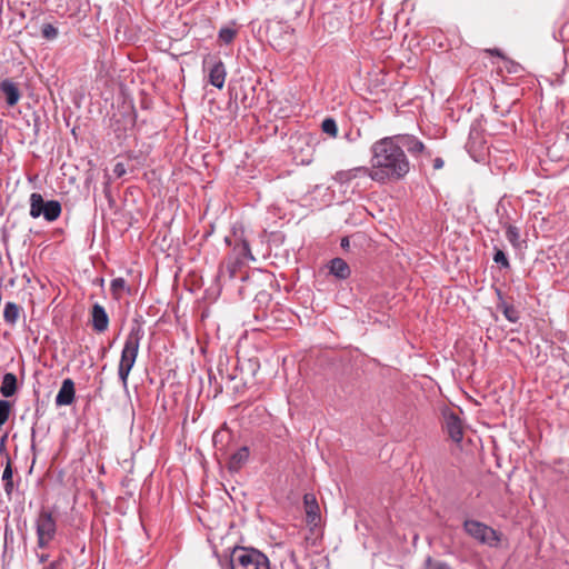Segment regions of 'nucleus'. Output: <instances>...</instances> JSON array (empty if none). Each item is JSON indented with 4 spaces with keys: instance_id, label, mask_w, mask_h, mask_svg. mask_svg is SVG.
<instances>
[{
    "instance_id": "f257e3e1",
    "label": "nucleus",
    "mask_w": 569,
    "mask_h": 569,
    "mask_svg": "<svg viewBox=\"0 0 569 569\" xmlns=\"http://www.w3.org/2000/svg\"><path fill=\"white\" fill-rule=\"evenodd\" d=\"M369 177L377 182L399 181L410 171V161L392 136L372 143Z\"/></svg>"
},
{
    "instance_id": "f03ea898",
    "label": "nucleus",
    "mask_w": 569,
    "mask_h": 569,
    "mask_svg": "<svg viewBox=\"0 0 569 569\" xmlns=\"http://www.w3.org/2000/svg\"><path fill=\"white\" fill-rule=\"evenodd\" d=\"M143 336H144V331H143L141 325L137 323L131 327V329L126 338V341H124V345H123V348L121 351L119 367H118V376H119V379L122 381L123 386H127V383H128V377H129L131 369L133 368V366L136 363L138 352H139L140 341L142 340Z\"/></svg>"
},
{
    "instance_id": "7ed1b4c3",
    "label": "nucleus",
    "mask_w": 569,
    "mask_h": 569,
    "mask_svg": "<svg viewBox=\"0 0 569 569\" xmlns=\"http://www.w3.org/2000/svg\"><path fill=\"white\" fill-rule=\"evenodd\" d=\"M231 569H270L268 557L253 548L236 547L230 555Z\"/></svg>"
},
{
    "instance_id": "20e7f679",
    "label": "nucleus",
    "mask_w": 569,
    "mask_h": 569,
    "mask_svg": "<svg viewBox=\"0 0 569 569\" xmlns=\"http://www.w3.org/2000/svg\"><path fill=\"white\" fill-rule=\"evenodd\" d=\"M62 208L59 201H44L40 193L30 196V216L36 219L42 216L47 221H56L61 214Z\"/></svg>"
},
{
    "instance_id": "39448f33",
    "label": "nucleus",
    "mask_w": 569,
    "mask_h": 569,
    "mask_svg": "<svg viewBox=\"0 0 569 569\" xmlns=\"http://www.w3.org/2000/svg\"><path fill=\"white\" fill-rule=\"evenodd\" d=\"M463 529L471 538L488 547H498L501 540L499 532L478 520H466Z\"/></svg>"
},
{
    "instance_id": "423d86ee",
    "label": "nucleus",
    "mask_w": 569,
    "mask_h": 569,
    "mask_svg": "<svg viewBox=\"0 0 569 569\" xmlns=\"http://www.w3.org/2000/svg\"><path fill=\"white\" fill-rule=\"evenodd\" d=\"M36 531L38 547L46 548L54 539L57 533V522L52 512L42 508L36 519Z\"/></svg>"
},
{
    "instance_id": "0eeeda50",
    "label": "nucleus",
    "mask_w": 569,
    "mask_h": 569,
    "mask_svg": "<svg viewBox=\"0 0 569 569\" xmlns=\"http://www.w3.org/2000/svg\"><path fill=\"white\" fill-rule=\"evenodd\" d=\"M392 137L401 146V150H406L413 159L421 160L431 157V152L427 149L426 144L416 136L406 133Z\"/></svg>"
},
{
    "instance_id": "6e6552de",
    "label": "nucleus",
    "mask_w": 569,
    "mask_h": 569,
    "mask_svg": "<svg viewBox=\"0 0 569 569\" xmlns=\"http://www.w3.org/2000/svg\"><path fill=\"white\" fill-rule=\"evenodd\" d=\"M445 428L455 442H460L463 437V427L461 419L453 412L445 415Z\"/></svg>"
},
{
    "instance_id": "1a4fd4ad",
    "label": "nucleus",
    "mask_w": 569,
    "mask_h": 569,
    "mask_svg": "<svg viewBox=\"0 0 569 569\" xmlns=\"http://www.w3.org/2000/svg\"><path fill=\"white\" fill-rule=\"evenodd\" d=\"M76 398L74 382L72 379L67 378L62 381L61 387L56 397L57 406H70Z\"/></svg>"
},
{
    "instance_id": "9d476101",
    "label": "nucleus",
    "mask_w": 569,
    "mask_h": 569,
    "mask_svg": "<svg viewBox=\"0 0 569 569\" xmlns=\"http://www.w3.org/2000/svg\"><path fill=\"white\" fill-rule=\"evenodd\" d=\"M91 323L93 330L97 332H104L109 327L108 313L106 312V309L99 303H94L92 306Z\"/></svg>"
},
{
    "instance_id": "9b49d317",
    "label": "nucleus",
    "mask_w": 569,
    "mask_h": 569,
    "mask_svg": "<svg viewBox=\"0 0 569 569\" xmlns=\"http://www.w3.org/2000/svg\"><path fill=\"white\" fill-rule=\"evenodd\" d=\"M226 67L221 60H216L209 69V83L218 89H222L226 81Z\"/></svg>"
},
{
    "instance_id": "f8f14e48",
    "label": "nucleus",
    "mask_w": 569,
    "mask_h": 569,
    "mask_svg": "<svg viewBox=\"0 0 569 569\" xmlns=\"http://www.w3.org/2000/svg\"><path fill=\"white\" fill-rule=\"evenodd\" d=\"M0 91L6 96V102L8 106L13 107L20 99L19 88L14 82L9 79H4L0 82Z\"/></svg>"
},
{
    "instance_id": "ddd939ff",
    "label": "nucleus",
    "mask_w": 569,
    "mask_h": 569,
    "mask_svg": "<svg viewBox=\"0 0 569 569\" xmlns=\"http://www.w3.org/2000/svg\"><path fill=\"white\" fill-rule=\"evenodd\" d=\"M250 456L249 448L247 446L240 447L229 459L228 468L232 472L239 471L244 463L248 461Z\"/></svg>"
},
{
    "instance_id": "4468645a",
    "label": "nucleus",
    "mask_w": 569,
    "mask_h": 569,
    "mask_svg": "<svg viewBox=\"0 0 569 569\" xmlns=\"http://www.w3.org/2000/svg\"><path fill=\"white\" fill-rule=\"evenodd\" d=\"M329 272L340 280H346L350 277V267L341 258H333L329 262Z\"/></svg>"
},
{
    "instance_id": "2eb2a0df",
    "label": "nucleus",
    "mask_w": 569,
    "mask_h": 569,
    "mask_svg": "<svg viewBox=\"0 0 569 569\" xmlns=\"http://www.w3.org/2000/svg\"><path fill=\"white\" fill-rule=\"evenodd\" d=\"M369 172L370 170L368 167H357L349 170H341L333 176V180L340 184H346L349 183L351 180L356 179L358 177V173L369 176Z\"/></svg>"
},
{
    "instance_id": "dca6fc26",
    "label": "nucleus",
    "mask_w": 569,
    "mask_h": 569,
    "mask_svg": "<svg viewBox=\"0 0 569 569\" xmlns=\"http://www.w3.org/2000/svg\"><path fill=\"white\" fill-rule=\"evenodd\" d=\"M303 505H305V510H306L308 522L316 523V521L320 518V513H319V506H318L315 495L306 493L303 497Z\"/></svg>"
},
{
    "instance_id": "f3484780",
    "label": "nucleus",
    "mask_w": 569,
    "mask_h": 569,
    "mask_svg": "<svg viewBox=\"0 0 569 569\" xmlns=\"http://www.w3.org/2000/svg\"><path fill=\"white\" fill-rule=\"evenodd\" d=\"M496 293L498 296V303L497 308L502 311L503 316L510 321V322H517L519 320V312L518 310L512 306L507 303L503 300L502 292L500 289H496Z\"/></svg>"
},
{
    "instance_id": "a211bd4d",
    "label": "nucleus",
    "mask_w": 569,
    "mask_h": 569,
    "mask_svg": "<svg viewBox=\"0 0 569 569\" xmlns=\"http://www.w3.org/2000/svg\"><path fill=\"white\" fill-rule=\"evenodd\" d=\"M17 391V377L8 372L3 376L2 383L0 387V392L3 397L9 398L12 397Z\"/></svg>"
},
{
    "instance_id": "6ab92c4d",
    "label": "nucleus",
    "mask_w": 569,
    "mask_h": 569,
    "mask_svg": "<svg viewBox=\"0 0 569 569\" xmlns=\"http://www.w3.org/2000/svg\"><path fill=\"white\" fill-rule=\"evenodd\" d=\"M21 308L14 302H7L3 310L4 321L14 326L19 319Z\"/></svg>"
},
{
    "instance_id": "aec40b11",
    "label": "nucleus",
    "mask_w": 569,
    "mask_h": 569,
    "mask_svg": "<svg viewBox=\"0 0 569 569\" xmlns=\"http://www.w3.org/2000/svg\"><path fill=\"white\" fill-rule=\"evenodd\" d=\"M233 250L237 253V260L239 262H243L246 259L254 260L253 256L251 254L250 246L246 240H241L239 243H237Z\"/></svg>"
},
{
    "instance_id": "412c9836",
    "label": "nucleus",
    "mask_w": 569,
    "mask_h": 569,
    "mask_svg": "<svg viewBox=\"0 0 569 569\" xmlns=\"http://www.w3.org/2000/svg\"><path fill=\"white\" fill-rule=\"evenodd\" d=\"M506 238L511 243V246L516 249L521 248L522 241L520 240V231L516 226L507 224L506 226Z\"/></svg>"
},
{
    "instance_id": "4be33fe9",
    "label": "nucleus",
    "mask_w": 569,
    "mask_h": 569,
    "mask_svg": "<svg viewBox=\"0 0 569 569\" xmlns=\"http://www.w3.org/2000/svg\"><path fill=\"white\" fill-rule=\"evenodd\" d=\"M127 282L123 278H114L110 283V290L114 299L121 298L122 291L126 289Z\"/></svg>"
},
{
    "instance_id": "5701e85b",
    "label": "nucleus",
    "mask_w": 569,
    "mask_h": 569,
    "mask_svg": "<svg viewBox=\"0 0 569 569\" xmlns=\"http://www.w3.org/2000/svg\"><path fill=\"white\" fill-rule=\"evenodd\" d=\"M321 129L332 138H336L338 134V126L336 120L332 118H326L321 123Z\"/></svg>"
},
{
    "instance_id": "b1692460",
    "label": "nucleus",
    "mask_w": 569,
    "mask_h": 569,
    "mask_svg": "<svg viewBox=\"0 0 569 569\" xmlns=\"http://www.w3.org/2000/svg\"><path fill=\"white\" fill-rule=\"evenodd\" d=\"M237 34V31L232 28L224 27L219 31V40L223 43H231Z\"/></svg>"
},
{
    "instance_id": "393cba45",
    "label": "nucleus",
    "mask_w": 569,
    "mask_h": 569,
    "mask_svg": "<svg viewBox=\"0 0 569 569\" xmlns=\"http://www.w3.org/2000/svg\"><path fill=\"white\" fill-rule=\"evenodd\" d=\"M495 253H493V261L498 264H500L501 268L508 269L510 267L509 260L506 256V253L499 249L498 247H495Z\"/></svg>"
},
{
    "instance_id": "a878e982",
    "label": "nucleus",
    "mask_w": 569,
    "mask_h": 569,
    "mask_svg": "<svg viewBox=\"0 0 569 569\" xmlns=\"http://www.w3.org/2000/svg\"><path fill=\"white\" fill-rule=\"evenodd\" d=\"M58 33V29L51 23H44L41 28V34L47 40L56 39Z\"/></svg>"
},
{
    "instance_id": "bb28decb",
    "label": "nucleus",
    "mask_w": 569,
    "mask_h": 569,
    "mask_svg": "<svg viewBox=\"0 0 569 569\" xmlns=\"http://www.w3.org/2000/svg\"><path fill=\"white\" fill-rule=\"evenodd\" d=\"M425 569H452V568L443 561L435 560L431 557H427V559L425 561Z\"/></svg>"
},
{
    "instance_id": "cd10ccee",
    "label": "nucleus",
    "mask_w": 569,
    "mask_h": 569,
    "mask_svg": "<svg viewBox=\"0 0 569 569\" xmlns=\"http://www.w3.org/2000/svg\"><path fill=\"white\" fill-rule=\"evenodd\" d=\"M11 410V403L8 400H0V423H6Z\"/></svg>"
},
{
    "instance_id": "c85d7f7f",
    "label": "nucleus",
    "mask_w": 569,
    "mask_h": 569,
    "mask_svg": "<svg viewBox=\"0 0 569 569\" xmlns=\"http://www.w3.org/2000/svg\"><path fill=\"white\" fill-rule=\"evenodd\" d=\"M12 475H13V471H12L11 462H10V459H8L6 468L2 473V480L3 481L12 480Z\"/></svg>"
},
{
    "instance_id": "c756f323",
    "label": "nucleus",
    "mask_w": 569,
    "mask_h": 569,
    "mask_svg": "<svg viewBox=\"0 0 569 569\" xmlns=\"http://www.w3.org/2000/svg\"><path fill=\"white\" fill-rule=\"evenodd\" d=\"M361 136V132L359 129H357L355 132L353 131H349L348 133H346V139L349 141V142H355L357 141Z\"/></svg>"
},
{
    "instance_id": "7c9ffc66",
    "label": "nucleus",
    "mask_w": 569,
    "mask_h": 569,
    "mask_svg": "<svg viewBox=\"0 0 569 569\" xmlns=\"http://www.w3.org/2000/svg\"><path fill=\"white\" fill-rule=\"evenodd\" d=\"M113 173L120 178L126 173L124 166L122 163H117L113 168Z\"/></svg>"
},
{
    "instance_id": "2f4dec72",
    "label": "nucleus",
    "mask_w": 569,
    "mask_h": 569,
    "mask_svg": "<svg viewBox=\"0 0 569 569\" xmlns=\"http://www.w3.org/2000/svg\"><path fill=\"white\" fill-rule=\"evenodd\" d=\"M4 482V492L10 496L12 490H13V481L12 480H9V481H3Z\"/></svg>"
},
{
    "instance_id": "473e14b6",
    "label": "nucleus",
    "mask_w": 569,
    "mask_h": 569,
    "mask_svg": "<svg viewBox=\"0 0 569 569\" xmlns=\"http://www.w3.org/2000/svg\"><path fill=\"white\" fill-rule=\"evenodd\" d=\"M62 558L56 561H52L49 566H47L44 569H62L61 568Z\"/></svg>"
},
{
    "instance_id": "72a5a7b5",
    "label": "nucleus",
    "mask_w": 569,
    "mask_h": 569,
    "mask_svg": "<svg viewBox=\"0 0 569 569\" xmlns=\"http://www.w3.org/2000/svg\"><path fill=\"white\" fill-rule=\"evenodd\" d=\"M445 162L441 158L433 159V169L439 170L443 167Z\"/></svg>"
},
{
    "instance_id": "f704fd0d",
    "label": "nucleus",
    "mask_w": 569,
    "mask_h": 569,
    "mask_svg": "<svg viewBox=\"0 0 569 569\" xmlns=\"http://www.w3.org/2000/svg\"><path fill=\"white\" fill-rule=\"evenodd\" d=\"M486 51L488 53H490V54H495V56H498V57H501V58L503 57L499 49H488Z\"/></svg>"
},
{
    "instance_id": "c9c22d12",
    "label": "nucleus",
    "mask_w": 569,
    "mask_h": 569,
    "mask_svg": "<svg viewBox=\"0 0 569 569\" xmlns=\"http://www.w3.org/2000/svg\"><path fill=\"white\" fill-rule=\"evenodd\" d=\"M49 556L46 553L38 555V559L40 563H43L48 560Z\"/></svg>"
},
{
    "instance_id": "e433bc0d",
    "label": "nucleus",
    "mask_w": 569,
    "mask_h": 569,
    "mask_svg": "<svg viewBox=\"0 0 569 569\" xmlns=\"http://www.w3.org/2000/svg\"><path fill=\"white\" fill-rule=\"evenodd\" d=\"M340 244H341L342 248H348L349 247V239L348 238H342Z\"/></svg>"
}]
</instances>
